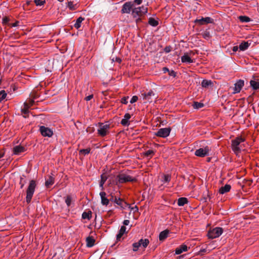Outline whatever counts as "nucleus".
<instances>
[{"mask_svg": "<svg viewBox=\"0 0 259 259\" xmlns=\"http://www.w3.org/2000/svg\"><path fill=\"white\" fill-rule=\"evenodd\" d=\"M202 36L204 38H209L210 37V33L208 31H205L202 33Z\"/></svg>", "mask_w": 259, "mask_h": 259, "instance_id": "obj_48", "label": "nucleus"}, {"mask_svg": "<svg viewBox=\"0 0 259 259\" xmlns=\"http://www.w3.org/2000/svg\"><path fill=\"white\" fill-rule=\"evenodd\" d=\"M94 131H95L94 128L92 127H88L87 129V132H89V133H93L94 132Z\"/></svg>", "mask_w": 259, "mask_h": 259, "instance_id": "obj_57", "label": "nucleus"}, {"mask_svg": "<svg viewBox=\"0 0 259 259\" xmlns=\"http://www.w3.org/2000/svg\"><path fill=\"white\" fill-rule=\"evenodd\" d=\"M128 99V97H123L121 98V102L122 104H126L127 103V99Z\"/></svg>", "mask_w": 259, "mask_h": 259, "instance_id": "obj_50", "label": "nucleus"}, {"mask_svg": "<svg viewBox=\"0 0 259 259\" xmlns=\"http://www.w3.org/2000/svg\"><path fill=\"white\" fill-rule=\"evenodd\" d=\"M112 61H116V62H118V63H120L121 62V61H122L121 58H120L119 57H115V59L113 58L112 59Z\"/></svg>", "mask_w": 259, "mask_h": 259, "instance_id": "obj_53", "label": "nucleus"}, {"mask_svg": "<svg viewBox=\"0 0 259 259\" xmlns=\"http://www.w3.org/2000/svg\"><path fill=\"white\" fill-rule=\"evenodd\" d=\"M126 227L124 226H122L118 232V233L116 235L117 242L120 241V239L123 234L126 232Z\"/></svg>", "mask_w": 259, "mask_h": 259, "instance_id": "obj_21", "label": "nucleus"}, {"mask_svg": "<svg viewBox=\"0 0 259 259\" xmlns=\"http://www.w3.org/2000/svg\"><path fill=\"white\" fill-rule=\"evenodd\" d=\"M91 151V148H88L87 149H80L79 151V154L82 155H85L87 154H88Z\"/></svg>", "mask_w": 259, "mask_h": 259, "instance_id": "obj_35", "label": "nucleus"}, {"mask_svg": "<svg viewBox=\"0 0 259 259\" xmlns=\"http://www.w3.org/2000/svg\"><path fill=\"white\" fill-rule=\"evenodd\" d=\"M244 85V81L243 80L239 79L234 84L235 87L233 88V94L239 93L243 87Z\"/></svg>", "mask_w": 259, "mask_h": 259, "instance_id": "obj_12", "label": "nucleus"}, {"mask_svg": "<svg viewBox=\"0 0 259 259\" xmlns=\"http://www.w3.org/2000/svg\"><path fill=\"white\" fill-rule=\"evenodd\" d=\"M134 4L132 2H127L125 3L122 7L121 12L122 14H129L134 9Z\"/></svg>", "mask_w": 259, "mask_h": 259, "instance_id": "obj_8", "label": "nucleus"}, {"mask_svg": "<svg viewBox=\"0 0 259 259\" xmlns=\"http://www.w3.org/2000/svg\"><path fill=\"white\" fill-rule=\"evenodd\" d=\"M100 128L98 130V134L102 137H105L108 133L110 128L109 124H104L102 122L98 123Z\"/></svg>", "mask_w": 259, "mask_h": 259, "instance_id": "obj_5", "label": "nucleus"}, {"mask_svg": "<svg viewBox=\"0 0 259 259\" xmlns=\"http://www.w3.org/2000/svg\"><path fill=\"white\" fill-rule=\"evenodd\" d=\"M30 107V106H29L28 103L25 102L24 103V108L26 109V110H29V108Z\"/></svg>", "mask_w": 259, "mask_h": 259, "instance_id": "obj_58", "label": "nucleus"}, {"mask_svg": "<svg viewBox=\"0 0 259 259\" xmlns=\"http://www.w3.org/2000/svg\"><path fill=\"white\" fill-rule=\"evenodd\" d=\"M188 203V199L186 197H181L178 200V205L180 206H184Z\"/></svg>", "mask_w": 259, "mask_h": 259, "instance_id": "obj_25", "label": "nucleus"}, {"mask_svg": "<svg viewBox=\"0 0 259 259\" xmlns=\"http://www.w3.org/2000/svg\"><path fill=\"white\" fill-rule=\"evenodd\" d=\"M223 232V229L221 227H215L209 230L207 233V236L210 239H214L219 237Z\"/></svg>", "mask_w": 259, "mask_h": 259, "instance_id": "obj_4", "label": "nucleus"}, {"mask_svg": "<svg viewBox=\"0 0 259 259\" xmlns=\"http://www.w3.org/2000/svg\"><path fill=\"white\" fill-rule=\"evenodd\" d=\"M67 7L69 8L71 10H74L75 9V6L73 5V2L70 1L68 2L67 4Z\"/></svg>", "mask_w": 259, "mask_h": 259, "instance_id": "obj_44", "label": "nucleus"}, {"mask_svg": "<svg viewBox=\"0 0 259 259\" xmlns=\"http://www.w3.org/2000/svg\"><path fill=\"white\" fill-rule=\"evenodd\" d=\"M171 177L169 175H165L164 176V182H169L170 181Z\"/></svg>", "mask_w": 259, "mask_h": 259, "instance_id": "obj_47", "label": "nucleus"}, {"mask_svg": "<svg viewBox=\"0 0 259 259\" xmlns=\"http://www.w3.org/2000/svg\"><path fill=\"white\" fill-rule=\"evenodd\" d=\"M94 96L93 94L92 95H90L88 96H87L85 98H84V100L87 101H90L93 98Z\"/></svg>", "mask_w": 259, "mask_h": 259, "instance_id": "obj_55", "label": "nucleus"}, {"mask_svg": "<svg viewBox=\"0 0 259 259\" xmlns=\"http://www.w3.org/2000/svg\"><path fill=\"white\" fill-rule=\"evenodd\" d=\"M140 246V243L138 242H135L133 244V250L134 251H136L138 250L139 247Z\"/></svg>", "mask_w": 259, "mask_h": 259, "instance_id": "obj_43", "label": "nucleus"}, {"mask_svg": "<svg viewBox=\"0 0 259 259\" xmlns=\"http://www.w3.org/2000/svg\"><path fill=\"white\" fill-rule=\"evenodd\" d=\"M204 106L203 104L202 103L198 102H194L193 106L195 109H199L203 107Z\"/></svg>", "mask_w": 259, "mask_h": 259, "instance_id": "obj_40", "label": "nucleus"}, {"mask_svg": "<svg viewBox=\"0 0 259 259\" xmlns=\"http://www.w3.org/2000/svg\"><path fill=\"white\" fill-rule=\"evenodd\" d=\"M92 218V211L89 210L88 211H84L82 214V218L83 219H87L90 220Z\"/></svg>", "mask_w": 259, "mask_h": 259, "instance_id": "obj_29", "label": "nucleus"}, {"mask_svg": "<svg viewBox=\"0 0 259 259\" xmlns=\"http://www.w3.org/2000/svg\"><path fill=\"white\" fill-rule=\"evenodd\" d=\"M171 130V129L169 127L161 128L159 129L158 131L155 133V135L158 137L165 138L169 135Z\"/></svg>", "mask_w": 259, "mask_h": 259, "instance_id": "obj_7", "label": "nucleus"}, {"mask_svg": "<svg viewBox=\"0 0 259 259\" xmlns=\"http://www.w3.org/2000/svg\"><path fill=\"white\" fill-rule=\"evenodd\" d=\"M162 71L164 73H168L169 70L167 67H164L162 68Z\"/></svg>", "mask_w": 259, "mask_h": 259, "instance_id": "obj_62", "label": "nucleus"}, {"mask_svg": "<svg viewBox=\"0 0 259 259\" xmlns=\"http://www.w3.org/2000/svg\"><path fill=\"white\" fill-rule=\"evenodd\" d=\"M131 210H133L134 211V213L136 212H138L139 210L138 207L137 205H135L134 207H132L131 205L129 204V205L127 206Z\"/></svg>", "mask_w": 259, "mask_h": 259, "instance_id": "obj_46", "label": "nucleus"}, {"mask_svg": "<svg viewBox=\"0 0 259 259\" xmlns=\"http://www.w3.org/2000/svg\"><path fill=\"white\" fill-rule=\"evenodd\" d=\"M137 181L136 178H132L131 176L125 174H119L116 178V185L118 183L123 184L127 182H135Z\"/></svg>", "mask_w": 259, "mask_h": 259, "instance_id": "obj_3", "label": "nucleus"}, {"mask_svg": "<svg viewBox=\"0 0 259 259\" xmlns=\"http://www.w3.org/2000/svg\"><path fill=\"white\" fill-rule=\"evenodd\" d=\"M54 183V178L51 176H50L49 177V178L45 182V186L47 188H49L50 186H52Z\"/></svg>", "mask_w": 259, "mask_h": 259, "instance_id": "obj_26", "label": "nucleus"}, {"mask_svg": "<svg viewBox=\"0 0 259 259\" xmlns=\"http://www.w3.org/2000/svg\"><path fill=\"white\" fill-rule=\"evenodd\" d=\"M148 23L153 27H156L159 24L158 21L152 17L149 18Z\"/></svg>", "mask_w": 259, "mask_h": 259, "instance_id": "obj_31", "label": "nucleus"}, {"mask_svg": "<svg viewBox=\"0 0 259 259\" xmlns=\"http://www.w3.org/2000/svg\"><path fill=\"white\" fill-rule=\"evenodd\" d=\"M212 84L213 82L210 80L203 79L201 82V86L204 88H208L209 86Z\"/></svg>", "mask_w": 259, "mask_h": 259, "instance_id": "obj_27", "label": "nucleus"}, {"mask_svg": "<svg viewBox=\"0 0 259 259\" xmlns=\"http://www.w3.org/2000/svg\"><path fill=\"white\" fill-rule=\"evenodd\" d=\"M168 73L169 76H172L174 77H176V72L173 70H169Z\"/></svg>", "mask_w": 259, "mask_h": 259, "instance_id": "obj_52", "label": "nucleus"}, {"mask_svg": "<svg viewBox=\"0 0 259 259\" xmlns=\"http://www.w3.org/2000/svg\"><path fill=\"white\" fill-rule=\"evenodd\" d=\"M33 2L37 6H41L46 4L45 0H34Z\"/></svg>", "mask_w": 259, "mask_h": 259, "instance_id": "obj_41", "label": "nucleus"}, {"mask_svg": "<svg viewBox=\"0 0 259 259\" xmlns=\"http://www.w3.org/2000/svg\"><path fill=\"white\" fill-rule=\"evenodd\" d=\"M154 92L152 90H150L147 93H144L142 94L143 97V99L148 101L151 99V97L154 96Z\"/></svg>", "mask_w": 259, "mask_h": 259, "instance_id": "obj_24", "label": "nucleus"}, {"mask_svg": "<svg viewBox=\"0 0 259 259\" xmlns=\"http://www.w3.org/2000/svg\"><path fill=\"white\" fill-rule=\"evenodd\" d=\"M188 250V246L183 244L181 245L180 246L177 247L175 250V253L176 254H180L184 251H187Z\"/></svg>", "mask_w": 259, "mask_h": 259, "instance_id": "obj_18", "label": "nucleus"}, {"mask_svg": "<svg viewBox=\"0 0 259 259\" xmlns=\"http://www.w3.org/2000/svg\"><path fill=\"white\" fill-rule=\"evenodd\" d=\"M245 141V139L241 136L237 137L235 139L232 140L231 148L236 155L240 153L241 151L240 144Z\"/></svg>", "mask_w": 259, "mask_h": 259, "instance_id": "obj_2", "label": "nucleus"}, {"mask_svg": "<svg viewBox=\"0 0 259 259\" xmlns=\"http://www.w3.org/2000/svg\"><path fill=\"white\" fill-rule=\"evenodd\" d=\"M36 186V182L35 180H31L29 181V185L26 191V201L28 204L31 201Z\"/></svg>", "mask_w": 259, "mask_h": 259, "instance_id": "obj_1", "label": "nucleus"}, {"mask_svg": "<svg viewBox=\"0 0 259 259\" xmlns=\"http://www.w3.org/2000/svg\"><path fill=\"white\" fill-rule=\"evenodd\" d=\"M133 3L137 5H140L142 3V0H134Z\"/></svg>", "mask_w": 259, "mask_h": 259, "instance_id": "obj_64", "label": "nucleus"}, {"mask_svg": "<svg viewBox=\"0 0 259 259\" xmlns=\"http://www.w3.org/2000/svg\"><path fill=\"white\" fill-rule=\"evenodd\" d=\"M120 123L123 126H128L130 124L128 121L125 118L121 120Z\"/></svg>", "mask_w": 259, "mask_h": 259, "instance_id": "obj_45", "label": "nucleus"}, {"mask_svg": "<svg viewBox=\"0 0 259 259\" xmlns=\"http://www.w3.org/2000/svg\"><path fill=\"white\" fill-rule=\"evenodd\" d=\"M7 94L4 90L0 91V102L6 98Z\"/></svg>", "mask_w": 259, "mask_h": 259, "instance_id": "obj_42", "label": "nucleus"}, {"mask_svg": "<svg viewBox=\"0 0 259 259\" xmlns=\"http://www.w3.org/2000/svg\"><path fill=\"white\" fill-rule=\"evenodd\" d=\"M187 53L191 57L193 56L196 53H197V52H195L194 51H190Z\"/></svg>", "mask_w": 259, "mask_h": 259, "instance_id": "obj_59", "label": "nucleus"}, {"mask_svg": "<svg viewBox=\"0 0 259 259\" xmlns=\"http://www.w3.org/2000/svg\"><path fill=\"white\" fill-rule=\"evenodd\" d=\"M239 20L241 22H248L251 21L249 17L246 16H240L239 17Z\"/></svg>", "mask_w": 259, "mask_h": 259, "instance_id": "obj_36", "label": "nucleus"}, {"mask_svg": "<svg viewBox=\"0 0 259 259\" xmlns=\"http://www.w3.org/2000/svg\"><path fill=\"white\" fill-rule=\"evenodd\" d=\"M65 203L68 206H70L72 201V197L70 195H68L65 197Z\"/></svg>", "mask_w": 259, "mask_h": 259, "instance_id": "obj_39", "label": "nucleus"}, {"mask_svg": "<svg viewBox=\"0 0 259 259\" xmlns=\"http://www.w3.org/2000/svg\"><path fill=\"white\" fill-rule=\"evenodd\" d=\"M19 21H16L15 22H14L13 23L9 24V26H10L11 27H14L18 26L19 25Z\"/></svg>", "mask_w": 259, "mask_h": 259, "instance_id": "obj_51", "label": "nucleus"}, {"mask_svg": "<svg viewBox=\"0 0 259 259\" xmlns=\"http://www.w3.org/2000/svg\"><path fill=\"white\" fill-rule=\"evenodd\" d=\"M209 149L208 147L204 148H199L195 152V155L197 156L203 157L208 155Z\"/></svg>", "mask_w": 259, "mask_h": 259, "instance_id": "obj_11", "label": "nucleus"}, {"mask_svg": "<svg viewBox=\"0 0 259 259\" xmlns=\"http://www.w3.org/2000/svg\"><path fill=\"white\" fill-rule=\"evenodd\" d=\"M86 245L88 247H92L95 245V239L93 236H88L86 238Z\"/></svg>", "mask_w": 259, "mask_h": 259, "instance_id": "obj_19", "label": "nucleus"}, {"mask_svg": "<svg viewBox=\"0 0 259 259\" xmlns=\"http://www.w3.org/2000/svg\"><path fill=\"white\" fill-rule=\"evenodd\" d=\"M84 20V18L79 17L77 19L76 22L74 24V27L76 29H78L81 27V24Z\"/></svg>", "mask_w": 259, "mask_h": 259, "instance_id": "obj_28", "label": "nucleus"}, {"mask_svg": "<svg viewBox=\"0 0 259 259\" xmlns=\"http://www.w3.org/2000/svg\"><path fill=\"white\" fill-rule=\"evenodd\" d=\"M39 131L44 137H51L53 135V132L52 130L43 125L40 126Z\"/></svg>", "mask_w": 259, "mask_h": 259, "instance_id": "obj_9", "label": "nucleus"}, {"mask_svg": "<svg viewBox=\"0 0 259 259\" xmlns=\"http://www.w3.org/2000/svg\"><path fill=\"white\" fill-rule=\"evenodd\" d=\"M169 232V231L167 229L161 232L159 235V240L163 241L164 240H165L168 237V234Z\"/></svg>", "mask_w": 259, "mask_h": 259, "instance_id": "obj_22", "label": "nucleus"}, {"mask_svg": "<svg viewBox=\"0 0 259 259\" xmlns=\"http://www.w3.org/2000/svg\"><path fill=\"white\" fill-rule=\"evenodd\" d=\"M28 103L29 106H30V107H31V106H32L34 105L35 102H34L33 99H30L28 101Z\"/></svg>", "mask_w": 259, "mask_h": 259, "instance_id": "obj_61", "label": "nucleus"}, {"mask_svg": "<svg viewBox=\"0 0 259 259\" xmlns=\"http://www.w3.org/2000/svg\"><path fill=\"white\" fill-rule=\"evenodd\" d=\"M131 114L128 113H125V115H124V118L126 119L128 121L131 118Z\"/></svg>", "mask_w": 259, "mask_h": 259, "instance_id": "obj_54", "label": "nucleus"}, {"mask_svg": "<svg viewBox=\"0 0 259 259\" xmlns=\"http://www.w3.org/2000/svg\"><path fill=\"white\" fill-rule=\"evenodd\" d=\"M250 85L253 90H257L259 89L258 77L253 76L252 79L250 81Z\"/></svg>", "mask_w": 259, "mask_h": 259, "instance_id": "obj_14", "label": "nucleus"}, {"mask_svg": "<svg viewBox=\"0 0 259 259\" xmlns=\"http://www.w3.org/2000/svg\"><path fill=\"white\" fill-rule=\"evenodd\" d=\"M231 189V186L230 185L226 184L224 186H222L220 188L219 192L220 194H224L227 192H229Z\"/></svg>", "mask_w": 259, "mask_h": 259, "instance_id": "obj_20", "label": "nucleus"}, {"mask_svg": "<svg viewBox=\"0 0 259 259\" xmlns=\"http://www.w3.org/2000/svg\"><path fill=\"white\" fill-rule=\"evenodd\" d=\"M26 149L21 145H17L13 148V152L15 155H19L20 153L25 152Z\"/></svg>", "mask_w": 259, "mask_h": 259, "instance_id": "obj_15", "label": "nucleus"}, {"mask_svg": "<svg viewBox=\"0 0 259 259\" xmlns=\"http://www.w3.org/2000/svg\"><path fill=\"white\" fill-rule=\"evenodd\" d=\"M164 50L165 52L169 53L171 51V47L170 46H167L164 48Z\"/></svg>", "mask_w": 259, "mask_h": 259, "instance_id": "obj_60", "label": "nucleus"}, {"mask_svg": "<svg viewBox=\"0 0 259 259\" xmlns=\"http://www.w3.org/2000/svg\"><path fill=\"white\" fill-rule=\"evenodd\" d=\"M21 111L24 118H26L29 117V110H26L23 108L21 109Z\"/></svg>", "mask_w": 259, "mask_h": 259, "instance_id": "obj_37", "label": "nucleus"}, {"mask_svg": "<svg viewBox=\"0 0 259 259\" xmlns=\"http://www.w3.org/2000/svg\"><path fill=\"white\" fill-rule=\"evenodd\" d=\"M213 22V20L210 17H202L201 19H197L194 21V22L196 24H199L200 25H202L204 24H207L209 23H212Z\"/></svg>", "mask_w": 259, "mask_h": 259, "instance_id": "obj_10", "label": "nucleus"}, {"mask_svg": "<svg viewBox=\"0 0 259 259\" xmlns=\"http://www.w3.org/2000/svg\"><path fill=\"white\" fill-rule=\"evenodd\" d=\"M129 223H130V221L128 220H125L123 222V226H124L128 225Z\"/></svg>", "mask_w": 259, "mask_h": 259, "instance_id": "obj_63", "label": "nucleus"}, {"mask_svg": "<svg viewBox=\"0 0 259 259\" xmlns=\"http://www.w3.org/2000/svg\"><path fill=\"white\" fill-rule=\"evenodd\" d=\"M108 177L106 174H103L101 175V180L100 181V187L101 188V190L103 191L104 190V184L107 180Z\"/></svg>", "mask_w": 259, "mask_h": 259, "instance_id": "obj_23", "label": "nucleus"}, {"mask_svg": "<svg viewBox=\"0 0 259 259\" xmlns=\"http://www.w3.org/2000/svg\"><path fill=\"white\" fill-rule=\"evenodd\" d=\"M155 152L152 150H148L144 153L145 157H149V159L151 158L154 155Z\"/></svg>", "mask_w": 259, "mask_h": 259, "instance_id": "obj_34", "label": "nucleus"}, {"mask_svg": "<svg viewBox=\"0 0 259 259\" xmlns=\"http://www.w3.org/2000/svg\"><path fill=\"white\" fill-rule=\"evenodd\" d=\"M249 44L247 41H243L239 45V48L241 51H245L249 47Z\"/></svg>", "mask_w": 259, "mask_h": 259, "instance_id": "obj_30", "label": "nucleus"}, {"mask_svg": "<svg viewBox=\"0 0 259 259\" xmlns=\"http://www.w3.org/2000/svg\"><path fill=\"white\" fill-rule=\"evenodd\" d=\"M114 202L116 203L121 207V208L123 209H125L129 205V204L125 202L124 200L120 198H117L116 197H115Z\"/></svg>", "mask_w": 259, "mask_h": 259, "instance_id": "obj_13", "label": "nucleus"}, {"mask_svg": "<svg viewBox=\"0 0 259 259\" xmlns=\"http://www.w3.org/2000/svg\"><path fill=\"white\" fill-rule=\"evenodd\" d=\"M147 11L148 8L147 7H144V6L134 8L133 10L132 15L135 18L137 16L141 17L145 15L147 13Z\"/></svg>", "mask_w": 259, "mask_h": 259, "instance_id": "obj_6", "label": "nucleus"}, {"mask_svg": "<svg viewBox=\"0 0 259 259\" xmlns=\"http://www.w3.org/2000/svg\"><path fill=\"white\" fill-rule=\"evenodd\" d=\"M26 176L24 175H23L20 179L19 185L20 186V189H23L24 185L26 184V180L25 179Z\"/></svg>", "mask_w": 259, "mask_h": 259, "instance_id": "obj_33", "label": "nucleus"}, {"mask_svg": "<svg viewBox=\"0 0 259 259\" xmlns=\"http://www.w3.org/2000/svg\"><path fill=\"white\" fill-rule=\"evenodd\" d=\"M10 21V19L9 17L5 16L2 19V24L3 25H8L10 24L9 22Z\"/></svg>", "mask_w": 259, "mask_h": 259, "instance_id": "obj_38", "label": "nucleus"}, {"mask_svg": "<svg viewBox=\"0 0 259 259\" xmlns=\"http://www.w3.org/2000/svg\"><path fill=\"white\" fill-rule=\"evenodd\" d=\"M100 195L101 198V203L103 205L107 206L109 203V199L106 197V193L104 191H102L100 193Z\"/></svg>", "mask_w": 259, "mask_h": 259, "instance_id": "obj_16", "label": "nucleus"}, {"mask_svg": "<svg viewBox=\"0 0 259 259\" xmlns=\"http://www.w3.org/2000/svg\"><path fill=\"white\" fill-rule=\"evenodd\" d=\"M39 95L37 94L36 93H32L31 95V97L32 98V99H35L38 98Z\"/></svg>", "mask_w": 259, "mask_h": 259, "instance_id": "obj_56", "label": "nucleus"}, {"mask_svg": "<svg viewBox=\"0 0 259 259\" xmlns=\"http://www.w3.org/2000/svg\"><path fill=\"white\" fill-rule=\"evenodd\" d=\"M181 61L183 63H192L194 62V60L191 58V57L187 53H185L184 55L181 57Z\"/></svg>", "mask_w": 259, "mask_h": 259, "instance_id": "obj_17", "label": "nucleus"}, {"mask_svg": "<svg viewBox=\"0 0 259 259\" xmlns=\"http://www.w3.org/2000/svg\"><path fill=\"white\" fill-rule=\"evenodd\" d=\"M138 100V96H133V97L132 98L131 101H130V103L131 104H133L134 103H135L136 102H137Z\"/></svg>", "mask_w": 259, "mask_h": 259, "instance_id": "obj_49", "label": "nucleus"}, {"mask_svg": "<svg viewBox=\"0 0 259 259\" xmlns=\"http://www.w3.org/2000/svg\"><path fill=\"white\" fill-rule=\"evenodd\" d=\"M140 243V246H142L143 247L146 248L149 243V241L148 239H141L138 241Z\"/></svg>", "mask_w": 259, "mask_h": 259, "instance_id": "obj_32", "label": "nucleus"}]
</instances>
